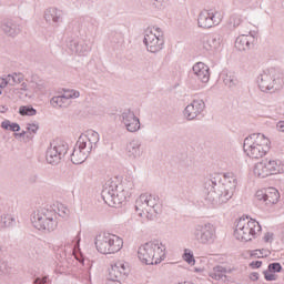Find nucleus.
I'll return each mask as SVG.
<instances>
[{
  "label": "nucleus",
  "mask_w": 284,
  "mask_h": 284,
  "mask_svg": "<svg viewBox=\"0 0 284 284\" xmlns=\"http://www.w3.org/2000/svg\"><path fill=\"white\" fill-rule=\"evenodd\" d=\"M237 184L236 178L224 176L222 181L221 175H211L204 182L206 203L213 207H219V205L227 203V201L234 196Z\"/></svg>",
  "instance_id": "obj_1"
},
{
  "label": "nucleus",
  "mask_w": 284,
  "mask_h": 284,
  "mask_svg": "<svg viewBox=\"0 0 284 284\" xmlns=\"http://www.w3.org/2000/svg\"><path fill=\"white\" fill-rule=\"evenodd\" d=\"M133 187L134 182L131 180H124L120 186L112 181H108L103 186L101 196L109 207H121Z\"/></svg>",
  "instance_id": "obj_2"
},
{
  "label": "nucleus",
  "mask_w": 284,
  "mask_h": 284,
  "mask_svg": "<svg viewBox=\"0 0 284 284\" xmlns=\"http://www.w3.org/2000/svg\"><path fill=\"white\" fill-rule=\"evenodd\" d=\"M270 139L263 133H253L244 139V152L250 159H263L270 152Z\"/></svg>",
  "instance_id": "obj_3"
},
{
  "label": "nucleus",
  "mask_w": 284,
  "mask_h": 284,
  "mask_svg": "<svg viewBox=\"0 0 284 284\" xmlns=\"http://www.w3.org/2000/svg\"><path fill=\"white\" fill-rule=\"evenodd\" d=\"M138 256L145 265H159L161 261L165 260V245L156 240L146 242L139 247Z\"/></svg>",
  "instance_id": "obj_4"
},
{
  "label": "nucleus",
  "mask_w": 284,
  "mask_h": 284,
  "mask_svg": "<svg viewBox=\"0 0 284 284\" xmlns=\"http://www.w3.org/2000/svg\"><path fill=\"white\" fill-rule=\"evenodd\" d=\"M135 212L139 216H145L146 221H154L161 214V203L159 195L141 194L135 201Z\"/></svg>",
  "instance_id": "obj_5"
},
{
  "label": "nucleus",
  "mask_w": 284,
  "mask_h": 284,
  "mask_svg": "<svg viewBox=\"0 0 284 284\" xmlns=\"http://www.w3.org/2000/svg\"><path fill=\"white\" fill-rule=\"evenodd\" d=\"M261 224L250 217H241L235 226L234 236L237 241H252L261 232Z\"/></svg>",
  "instance_id": "obj_6"
},
{
  "label": "nucleus",
  "mask_w": 284,
  "mask_h": 284,
  "mask_svg": "<svg viewBox=\"0 0 284 284\" xmlns=\"http://www.w3.org/2000/svg\"><path fill=\"white\" fill-rule=\"evenodd\" d=\"M94 243L100 254H116L123 250V239L110 233L97 235Z\"/></svg>",
  "instance_id": "obj_7"
},
{
  "label": "nucleus",
  "mask_w": 284,
  "mask_h": 284,
  "mask_svg": "<svg viewBox=\"0 0 284 284\" xmlns=\"http://www.w3.org/2000/svg\"><path fill=\"white\" fill-rule=\"evenodd\" d=\"M253 172L258 179H267L274 174H283L284 164L281 160H266L256 163Z\"/></svg>",
  "instance_id": "obj_8"
},
{
  "label": "nucleus",
  "mask_w": 284,
  "mask_h": 284,
  "mask_svg": "<svg viewBox=\"0 0 284 284\" xmlns=\"http://www.w3.org/2000/svg\"><path fill=\"white\" fill-rule=\"evenodd\" d=\"M278 79H281V71L276 68H270L257 77V85L262 92H270V90H276Z\"/></svg>",
  "instance_id": "obj_9"
},
{
  "label": "nucleus",
  "mask_w": 284,
  "mask_h": 284,
  "mask_svg": "<svg viewBox=\"0 0 284 284\" xmlns=\"http://www.w3.org/2000/svg\"><path fill=\"white\" fill-rule=\"evenodd\" d=\"M65 154H68V142L63 140L53 141L47 150V163L50 165H59Z\"/></svg>",
  "instance_id": "obj_10"
},
{
  "label": "nucleus",
  "mask_w": 284,
  "mask_h": 284,
  "mask_svg": "<svg viewBox=\"0 0 284 284\" xmlns=\"http://www.w3.org/2000/svg\"><path fill=\"white\" fill-rule=\"evenodd\" d=\"M156 32L158 34L152 32V29H146L144 31L143 43L148 52L156 53L163 50L165 40L163 39V32H161V28H156Z\"/></svg>",
  "instance_id": "obj_11"
},
{
  "label": "nucleus",
  "mask_w": 284,
  "mask_h": 284,
  "mask_svg": "<svg viewBox=\"0 0 284 284\" xmlns=\"http://www.w3.org/2000/svg\"><path fill=\"white\" fill-rule=\"evenodd\" d=\"M193 236L200 245H212L216 239V229L213 224H199L195 226Z\"/></svg>",
  "instance_id": "obj_12"
},
{
  "label": "nucleus",
  "mask_w": 284,
  "mask_h": 284,
  "mask_svg": "<svg viewBox=\"0 0 284 284\" xmlns=\"http://www.w3.org/2000/svg\"><path fill=\"white\" fill-rule=\"evenodd\" d=\"M221 21H223V13L220 11L204 10L197 18L199 28H213V26H219Z\"/></svg>",
  "instance_id": "obj_13"
},
{
  "label": "nucleus",
  "mask_w": 284,
  "mask_h": 284,
  "mask_svg": "<svg viewBox=\"0 0 284 284\" xmlns=\"http://www.w3.org/2000/svg\"><path fill=\"white\" fill-rule=\"evenodd\" d=\"M31 222L33 227H36V230H39L40 232H54V230H57V227L59 226V221L41 217V215H37L34 213H32L31 215Z\"/></svg>",
  "instance_id": "obj_14"
},
{
  "label": "nucleus",
  "mask_w": 284,
  "mask_h": 284,
  "mask_svg": "<svg viewBox=\"0 0 284 284\" xmlns=\"http://www.w3.org/2000/svg\"><path fill=\"white\" fill-rule=\"evenodd\" d=\"M120 121L128 132H139L141 130V120L132 110H124L120 115Z\"/></svg>",
  "instance_id": "obj_15"
},
{
  "label": "nucleus",
  "mask_w": 284,
  "mask_h": 284,
  "mask_svg": "<svg viewBox=\"0 0 284 284\" xmlns=\"http://www.w3.org/2000/svg\"><path fill=\"white\" fill-rule=\"evenodd\" d=\"M90 152L92 151L85 146L83 140H78L73 148V152L71 153V162L74 165H81V163H85L88 156H90Z\"/></svg>",
  "instance_id": "obj_16"
},
{
  "label": "nucleus",
  "mask_w": 284,
  "mask_h": 284,
  "mask_svg": "<svg viewBox=\"0 0 284 284\" xmlns=\"http://www.w3.org/2000/svg\"><path fill=\"white\" fill-rule=\"evenodd\" d=\"M255 196L257 201H263L265 205L272 207V205H276V203H278V200L281 199V193H278V190L274 187H268L257 191Z\"/></svg>",
  "instance_id": "obj_17"
},
{
  "label": "nucleus",
  "mask_w": 284,
  "mask_h": 284,
  "mask_svg": "<svg viewBox=\"0 0 284 284\" xmlns=\"http://www.w3.org/2000/svg\"><path fill=\"white\" fill-rule=\"evenodd\" d=\"M256 31H250L248 34H241L235 40V48L240 52H245L246 50H252L254 48V43H256Z\"/></svg>",
  "instance_id": "obj_18"
},
{
  "label": "nucleus",
  "mask_w": 284,
  "mask_h": 284,
  "mask_svg": "<svg viewBox=\"0 0 284 284\" xmlns=\"http://www.w3.org/2000/svg\"><path fill=\"white\" fill-rule=\"evenodd\" d=\"M130 274V266L124 261H116L111 265L109 276L111 278H118L119 281H125Z\"/></svg>",
  "instance_id": "obj_19"
},
{
  "label": "nucleus",
  "mask_w": 284,
  "mask_h": 284,
  "mask_svg": "<svg viewBox=\"0 0 284 284\" xmlns=\"http://www.w3.org/2000/svg\"><path fill=\"white\" fill-rule=\"evenodd\" d=\"M205 110V101L203 100H193L186 108L184 109V116L187 121H194L196 116L203 114Z\"/></svg>",
  "instance_id": "obj_20"
},
{
  "label": "nucleus",
  "mask_w": 284,
  "mask_h": 284,
  "mask_svg": "<svg viewBox=\"0 0 284 284\" xmlns=\"http://www.w3.org/2000/svg\"><path fill=\"white\" fill-rule=\"evenodd\" d=\"M67 48L73 54H79V57H85V54H88V52L92 50V48L88 43L72 38H68Z\"/></svg>",
  "instance_id": "obj_21"
},
{
  "label": "nucleus",
  "mask_w": 284,
  "mask_h": 284,
  "mask_svg": "<svg viewBox=\"0 0 284 284\" xmlns=\"http://www.w3.org/2000/svg\"><path fill=\"white\" fill-rule=\"evenodd\" d=\"M222 41L223 37L219 33L206 36L203 40V50L206 52H214V50H219V48H221Z\"/></svg>",
  "instance_id": "obj_22"
},
{
  "label": "nucleus",
  "mask_w": 284,
  "mask_h": 284,
  "mask_svg": "<svg viewBox=\"0 0 284 284\" xmlns=\"http://www.w3.org/2000/svg\"><path fill=\"white\" fill-rule=\"evenodd\" d=\"M44 19L47 23L59 26L63 23V11L58 8H49L44 11Z\"/></svg>",
  "instance_id": "obj_23"
},
{
  "label": "nucleus",
  "mask_w": 284,
  "mask_h": 284,
  "mask_svg": "<svg viewBox=\"0 0 284 284\" xmlns=\"http://www.w3.org/2000/svg\"><path fill=\"white\" fill-rule=\"evenodd\" d=\"M193 73L202 83L210 81V67L203 62H197L193 65Z\"/></svg>",
  "instance_id": "obj_24"
},
{
  "label": "nucleus",
  "mask_w": 284,
  "mask_h": 284,
  "mask_svg": "<svg viewBox=\"0 0 284 284\" xmlns=\"http://www.w3.org/2000/svg\"><path fill=\"white\" fill-rule=\"evenodd\" d=\"M0 30L7 34V37H17V34L20 32L19 24L10 19L2 20Z\"/></svg>",
  "instance_id": "obj_25"
},
{
  "label": "nucleus",
  "mask_w": 284,
  "mask_h": 284,
  "mask_svg": "<svg viewBox=\"0 0 284 284\" xmlns=\"http://www.w3.org/2000/svg\"><path fill=\"white\" fill-rule=\"evenodd\" d=\"M29 88H31L36 94H45V90H48V82L38 75H32L29 82Z\"/></svg>",
  "instance_id": "obj_26"
},
{
  "label": "nucleus",
  "mask_w": 284,
  "mask_h": 284,
  "mask_svg": "<svg viewBox=\"0 0 284 284\" xmlns=\"http://www.w3.org/2000/svg\"><path fill=\"white\" fill-rule=\"evenodd\" d=\"M125 152L129 159H141L143 151H141L140 140H132L131 142H129L126 144Z\"/></svg>",
  "instance_id": "obj_27"
},
{
  "label": "nucleus",
  "mask_w": 284,
  "mask_h": 284,
  "mask_svg": "<svg viewBox=\"0 0 284 284\" xmlns=\"http://www.w3.org/2000/svg\"><path fill=\"white\" fill-rule=\"evenodd\" d=\"M232 272L231 270H227L225 266L217 265L213 267L212 272L209 273L210 278H213L214 281H220L221 283H226L227 281V274Z\"/></svg>",
  "instance_id": "obj_28"
},
{
  "label": "nucleus",
  "mask_w": 284,
  "mask_h": 284,
  "mask_svg": "<svg viewBox=\"0 0 284 284\" xmlns=\"http://www.w3.org/2000/svg\"><path fill=\"white\" fill-rule=\"evenodd\" d=\"M78 140H82L84 146L92 152V150L97 149V143H99V133L97 131H90L87 135H80Z\"/></svg>",
  "instance_id": "obj_29"
},
{
  "label": "nucleus",
  "mask_w": 284,
  "mask_h": 284,
  "mask_svg": "<svg viewBox=\"0 0 284 284\" xmlns=\"http://www.w3.org/2000/svg\"><path fill=\"white\" fill-rule=\"evenodd\" d=\"M33 214L41 216L43 219H49V221H58L57 209H54V206L41 207L37 212H33Z\"/></svg>",
  "instance_id": "obj_30"
},
{
  "label": "nucleus",
  "mask_w": 284,
  "mask_h": 284,
  "mask_svg": "<svg viewBox=\"0 0 284 284\" xmlns=\"http://www.w3.org/2000/svg\"><path fill=\"white\" fill-rule=\"evenodd\" d=\"M223 83L226 88H236L239 85V79L232 72H227L223 75Z\"/></svg>",
  "instance_id": "obj_31"
},
{
  "label": "nucleus",
  "mask_w": 284,
  "mask_h": 284,
  "mask_svg": "<svg viewBox=\"0 0 284 284\" xmlns=\"http://www.w3.org/2000/svg\"><path fill=\"white\" fill-rule=\"evenodd\" d=\"M97 23V20H94L91 17H83L79 19V26L81 28V30H92V28H94V24Z\"/></svg>",
  "instance_id": "obj_32"
},
{
  "label": "nucleus",
  "mask_w": 284,
  "mask_h": 284,
  "mask_svg": "<svg viewBox=\"0 0 284 284\" xmlns=\"http://www.w3.org/2000/svg\"><path fill=\"white\" fill-rule=\"evenodd\" d=\"M16 220L10 214H2L0 216V225L1 227H12L14 225Z\"/></svg>",
  "instance_id": "obj_33"
},
{
  "label": "nucleus",
  "mask_w": 284,
  "mask_h": 284,
  "mask_svg": "<svg viewBox=\"0 0 284 284\" xmlns=\"http://www.w3.org/2000/svg\"><path fill=\"white\" fill-rule=\"evenodd\" d=\"M1 128L3 130H10V132H19V130H21L19 123L10 122L9 120L3 121L1 123Z\"/></svg>",
  "instance_id": "obj_34"
},
{
  "label": "nucleus",
  "mask_w": 284,
  "mask_h": 284,
  "mask_svg": "<svg viewBox=\"0 0 284 284\" xmlns=\"http://www.w3.org/2000/svg\"><path fill=\"white\" fill-rule=\"evenodd\" d=\"M50 104L52 105V108H65V98L64 95H58V97H53L50 100Z\"/></svg>",
  "instance_id": "obj_35"
},
{
  "label": "nucleus",
  "mask_w": 284,
  "mask_h": 284,
  "mask_svg": "<svg viewBox=\"0 0 284 284\" xmlns=\"http://www.w3.org/2000/svg\"><path fill=\"white\" fill-rule=\"evenodd\" d=\"M19 114H21V116H34L37 115V110L30 105L20 106Z\"/></svg>",
  "instance_id": "obj_36"
},
{
  "label": "nucleus",
  "mask_w": 284,
  "mask_h": 284,
  "mask_svg": "<svg viewBox=\"0 0 284 284\" xmlns=\"http://www.w3.org/2000/svg\"><path fill=\"white\" fill-rule=\"evenodd\" d=\"M55 212H57V216H60L61 219H68L70 216V209L63 204H59L57 206Z\"/></svg>",
  "instance_id": "obj_37"
},
{
  "label": "nucleus",
  "mask_w": 284,
  "mask_h": 284,
  "mask_svg": "<svg viewBox=\"0 0 284 284\" xmlns=\"http://www.w3.org/2000/svg\"><path fill=\"white\" fill-rule=\"evenodd\" d=\"M8 79L10 82L12 81L11 85H14V83L17 84L23 83V79L26 78L22 73H13V74H9Z\"/></svg>",
  "instance_id": "obj_38"
},
{
  "label": "nucleus",
  "mask_w": 284,
  "mask_h": 284,
  "mask_svg": "<svg viewBox=\"0 0 284 284\" xmlns=\"http://www.w3.org/2000/svg\"><path fill=\"white\" fill-rule=\"evenodd\" d=\"M64 95L65 101L70 100V99H79V97H81V93L77 90H64Z\"/></svg>",
  "instance_id": "obj_39"
},
{
  "label": "nucleus",
  "mask_w": 284,
  "mask_h": 284,
  "mask_svg": "<svg viewBox=\"0 0 284 284\" xmlns=\"http://www.w3.org/2000/svg\"><path fill=\"white\" fill-rule=\"evenodd\" d=\"M230 23L233 28H239V26L243 23V17L241 14H233L230 19Z\"/></svg>",
  "instance_id": "obj_40"
},
{
  "label": "nucleus",
  "mask_w": 284,
  "mask_h": 284,
  "mask_svg": "<svg viewBox=\"0 0 284 284\" xmlns=\"http://www.w3.org/2000/svg\"><path fill=\"white\" fill-rule=\"evenodd\" d=\"M267 270L271 273L276 274V273H278V272H281L283 270V266L281 265V263L274 262V263L268 264Z\"/></svg>",
  "instance_id": "obj_41"
},
{
  "label": "nucleus",
  "mask_w": 284,
  "mask_h": 284,
  "mask_svg": "<svg viewBox=\"0 0 284 284\" xmlns=\"http://www.w3.org/2000/svg\"><path fill=\"white\" fill-rule=\"evenodd\" d=\"M3 274H10V268L8 267V262L0 260V276Z\"/></svg>",
  "instance_id": "obj_42"
},
{
  "label": "nucleus",
  "mask_w": 284,
  "mask_h": 284,
  "mask_svg": "<svg viewBox=\"0 0 284 284\" xmlns=\"http://www.w3.org/2000/svg\"><path fill=\"white\" fill-rule=\"evenodd\" d=\"M183 258L186 263H189V265H194V263H195L194 254H192V253H187V252L184 253Z\"/></svg>",
  "instance_id": "obj_43"
},
{
  "label": "nucleus",
  "mask_w": 284,
  "mask_h": 284,
  "mask_svg": "<svg viewBox=\"0 0 284 284\" xmlns=\"http://www.w3.org/2000/svg\"><path fill=\"white\" fill-rule=\"evenodd\" d=\"M265 281H276V274L270 272L268 270L263 272Z\"/></svg>",
  "instance_id": "obj_44"
},
{
  "label": "nucleus",
  "mask_w": 284,
  "mask_h": 284,
  "mask_svg": "<svg viewBox=\"0 0 284 284\" xmlns=\"http://www.w3.org/2000/svg\"><path fill=\"white\" fill-rule=\"evenodd\" d=\"M38 130H39V124H28L27 125V132H29V134H37Z\"/></svg>",
  "instance_id": "obj_45"
},
{
  "label": "nucleus",
  "mask_w": 284,
  "mask_h": 284,
  "mask_svg": "<svg viewBox=\"0 0 284 284\" xmlns=\"http://www.w3.org/2000/svg\"><path fill=\"white\" fill-rule=\"evenodd\" d=\"M8 83H10V79L8 77L7 78H1L0 79V89L3 90V88H7Z\"/></svg>",
  "instance_id": "obj_46"
},
{
  "label": "nucleus",
  "mask_w": 284,
  "mask_h": 284,
  "mask_svg": "<svg viewBox=\"0 0 284 284\" xmlns=\"http://www.w3.org/2000/svg\"><path fill=\"white\" fill-rule=\"evenodd\" d=\"M45 283H48V276H43L42 278L41 277H37L33 281V284H45Z\"/></svg>",
  "instance_id": "obj_47"
},
{
  "label": "nucleus",
  "mask_w": 284,
  "mask_h": 284,
  "mask_svg": "<svg viewBox=\"0 0 284 284\" xmlns=\"http://www.w3.org/2000/svg\"><path fill=\"white\" fill-rule=\"evenodd\" d=\"M121 281H123V280H119L116 277H110L109 276V278L106 281V284H122Z\"/></svg>",
  "instance_id": "obj_48"
},
{
  "label": "nucleus",
  "mask_w": 284,
  "mask_h": 284,
  "mask_svg": "<svg viewBox=\"0 0 284 284\" xmlns=\"http://www.w3.org/2000/svg\"><path fill=\"white\" fill-rule=\"evenodd\" d=\"M250 265H251V267H252L253 270H258V267H261V265H263V262H261V261H255V262H252Z\"/></svg>",
  "instance_id": "obj_49"
},
{
  "label": "nucleus",
  "mask_w": 284,
  "mask_h": 284,
  "mask_svg": "<svg viewBox=\"0 0 284 284\" xmlns=\"http://www.w3.org/2000/svg\"><path fill=\"white\" fill-rule=\"evenodd\" d=\"M251 256H256L257 258L263 257V252L261 250H255L251 253Z\"/></svg>",
  "instance_id": "obj_50"
},
{
  "label": "nucleus",
  "mask_w": 284,
  "mask_h": 284,
  "mask_svg": "<svg viewBox=\"0 0 284 284\" xmlns=\"http://www.w3.org/2000/svg\"><path fill=\"white\" fill-rule=\"evenodd\" d=\"M77 245L79 246V241H78V243L75 244L74 248L72 250V253L74 254L77 261H79V262L81 263L83 260L81 258V255H80V257H79L78 254H77Z\"/></svg>",
  "instance_id": "obj_51"
},
{
  "label": "nucleus",
  "mask_w": 284,
  "mask_h": 284,
  "mask_svg": "<svg viewBox=\"0 0 284 284\" xmlns=\"http://www.w3.org/2000/svg\"><path fill=\"white\" fill-rule=\"evenodd\" d=\"M26 134H28V131H22L20 133H16L14 136H16V139H23V136H26Z\"/></svg>",
  "instance_id": "obj_52"
},
{
  "label": "nucleus",
  "mask_w": 284,
  "mask_h": 284,
  "mask_svg": "<svg viewBox=\"0 0 284 284\" xmlns=\"http://www.w3.org/2000/svg\"><path fill=\"white\" fill-rule=\"evenodd\" d=\"M276 128H277V130H278L280 132H284V121H280V122L277 123Z\"/></svg>",
  "instance_id": "obj_53"
},
{
  "label": "nucleus",
  "mask_w": 284,
  "mask_h": 284,
  "mask_svg": "<svg viewBox=\"0 0 284 284\" xmlns=\"http://www.w3.org/2000/svg\"><path fill=\"white\" fill-rule=\"evenodd\" d=\"M272 236H273L272 233H266L265 236H264V241H265L266 243H270V241H272Z\"/></svg>",
  "instance_id": "obj_54"
},
{
  "label": "nucleus",
  "mask_w": 284,
  "mask_h": 284,
  "mask_svg": "<svg viewBox=\"0 0 284 284\" xmlns=\"http://www.w3.org/2000/svg\"><path fill=\"white\" fill-rule=\"evenodd\" d=\"M251 281H256L258 278V273L254 272L250 275Z\"/></svg>",
  "instance_id": "obj_55"
},
{
  "label": "nucleus",
  "mask_w": 284,
  "mask_h": 284,
  "mask_svg": "<svg viewBox=\"0 0 284 284\" xmlns=\"http://www.w3.org/2000/svg\"><path fill=\"white\" fill-rule=\"evenodd\" d=\"M21 90H23L24 92H28V83L22 82L21 83Z\"/></svg>",
  "instance_id": "obj_56"
},
{
  "label": "nucleus",
  "mask_w": 284,
  "mask_h": 284,
  "mask_svg": "<svg viewBox=\"0 0 284 284\" xmlns=\"http://www.w3.org/2000/svg\"><path fill=\"white\" fill-rule=\"evenodd\" d=\"M271 112L278 114V109L274 108V106H268Z\"/></svg>",
  "instance_id": "obj_57"
},
{
  "label": "nucleus",
  "mask_w": 284,
  "mask_h": 284,
  "mask_svg": "<svg viewBox=\"0 0 284 284\" xmlns=\"http://www.w3.org/2000/svg\"><path fill=\"white\" fill-rule=\"evenodd\" d=\"M240 1V3H247V1H250V0H239Z\"/></svg>",
  "instance_id": "obj_58"
},
{
  "label": "nucleus",
  "mask_w": 284,
  "mask_h": 284,
  "mask_svg": "<svg viewBox=\"0 0 284 284\" xmlns=\"http://www.w3.org/2000/svg\"><path fill=\"white\" fill-rule=\"evenodd\" d=\"M3 93L2 89L0 88V95Z\"/></svg>",
  "instance_id": "obj_59"
},
{
  "label": "nucleus",
  "mask_w": 284,
  "mask_h": 284,
  "mask_svg": "<svg viewBox=\"0 0 284 284\" xmlns=\"http://www.w3.org/2000/svg\"><path fill=\"white\" fill-rule=\"evenodd\" d=\"M62 256H65V253H63V255Z\"/></svg>",
  "instance_id": "obj_60"
},
{
  "label": "nucleus",
  "mask_w": 284,
  "mask_h": 284,
  "mask_svg": "<svg viewBox=\"0 0 284 284\" xmlns=\"http://www.w3.org/2000/svg\"><path fill=\"white\" fill-rule=\"evenodd\" d=\"M2 250V247L0 246V251Z\"/></svg>",
  "instance_id": "obj_61"
}]
</instances>
